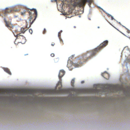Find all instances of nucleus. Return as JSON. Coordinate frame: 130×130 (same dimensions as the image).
<instances>
[{
	"mask_svg": "<svg viewBox=\"0 0 130 130\" xmlns=\"http://www.w3.org/2000/svg\"><path fill=\"white\" fill-rule=\"evenodd\" d=\"M108 43L107 40L105 41L96 48L91 51H87L86 53L83 54L77 59V66H80L83 62H86L89 59L91 58L98 52L106 46Z\"/></svg>",
	"mask_w": 130,
	"mask_h": 130,
	"instance_id": "obj_2",
	"label": "nucleus"
},
{
	"mask_svg": "<svg viewBox=\"0 0 130 130\" xmlns=\"http://www.w3.org/2000/svg\"><path fill=\"white\" fill-rule=\"evenodd\" d=\"M59 39H60V43H62V44H63V40L60 38Z\"/></svg>",
	"mask_w": 130,
	"mask_h": 130,
	"instance_id": "obj_21",
	"label": "nucleus"
},
{
	"mask_svg": "<svg viewBox=\"0 0 130 130\" xmlns=\"http://www.w3.org/2000/svg\"><path fill=\"white\" fill-rule=\"evenodd\" d=\"M75 78H73V79H72V80L71 81V85L73 87L74 86V83L75 82Z\"/></svg>",
	"mask_w": 130,
	"mask_h": 130,
	"instance_id": "obj_17",
	"label": "nucleus"
},
{
	"mask_svg": "<svg viewBox=\"0 0 130 130\" xmlns=\"http://www.w3.org/2000/svg\"><path fill=\"white\" fill-rule=\"evenodd\" d=\"M4 22L5 23L6 26L8 28H12L14 26L13 25L11 24V23H10L9 22H8L7 21L5 18H4Z\"/></svg>",
	"mask_w": 130,
	"mask_h": 130,
	"instance_id": "obj_10",
	"label": "nucleus"
},
{
	"mask_svg": "<svg viewBox=\"0 0 130 130\" xmlns=\"http://www.w3.org/2000/svg\"><path fill=\"white\" fill-rule=\"evenodd\" d=\"M20 28H16L14 30H13L16 33H17V34L16 35H18V34L20 33V35L21 34V33L20 32Z\"/></svg>",
	"mask_w": 130,
	"mask_h": 130,
	"instance_id": "obj_14",
	"label": "nucleus"
},
{
	"mask_svg": "<svg viewBox=\"0 0 130 130\" xmlns=\"http://www.w3.org/2000/svg\"><path fill=\"white\" fill-rule=\"evenodd\" d=\"M102 76L105 78L108 79L109 78V75L107 73H104L102 74Z\"/></svg>",
	"mask_w": 130,
	"mask_h": 130,
	"instance_id": "obj_12",
	"label": "nucleus"
},
{
	"mask_svg": "<svg viewBox=\"0 0 130 130\" xmlns=\"http://www.w3.org/2000/svg\"><path fill=\"white\" fill-rule=\"evenodd\" d=\"M55 43H52L51 44V45H52V46H54V45H55Z\"/></svg>",
	"mask_w": 130,
	"mask_h": 130,
	"instance_id": "obj_26",
	"label": "nucleus"
},
{
	"mask_svg": "<svg viewBox=\"0 0 130 130\" xmlns=\"http://www.w3.org/2000/svg\"><path fill=\"white\" fill-rule=\"evenodd\" d=\"M106 88L111 92H115L118 91H121L122 90L123 88L116 85H112L110 84L107 85Z\"/></svg>",
	"mask_w": 130,
	"mask_h": 130,
	"instance_id": "obj_3",
	"label": "nucleus"
},
{
	"mask_svg": "<svg viewBox=\"0 0 130 130\" xmlns=\"http://www.w3.org/2000/svg\"><path fill=\"white\" fill-rule=\"evenodd\" d=\"M13 10V7L7 8L3 10L1 13L4 14L5 16L7 15L8 13H11Z\"/></svg>",
	"mask_w": 130,
	"mask_h": 130,
	"instance_id": "obj_7",
	"label": "nucleus"
},
{
	"mask_svg": "<svg viewBox=\"0 0 130 130\" xmlns=\"http://www.w3.org/2000/svg\"><path fill=\"white\" fill-rule=\"evenodd\" d=\"M77 61L76 63H73L72 61L70 60H69L68 61L67 66L68 68H70L72 67V66H74L75 67H78L79 66H77Z\"/></svg>",
	"mask_w": 130,
	"mask_h": 130,
	"instance_id": "obj_9",
	"label": "nucleus"
},
{
	"mask_svg": "<svg viewBox=\"0 0 130 130\" xmlns=\"http://www.w3.org/2000/svg\"><path fill=\"white\" fill-rule=\"evenodd\" d=\"M28 54H25V55H28Z\"/></svg>",
	"mask_w": 130,
	"mask_h": 130,
	"instance_id": "obj_32",
	"label": "nucleus"
},
{
	"mask_svg": "<svg viewBox=\"0 0 130 130\" xmlns=\"http://www.w3.org/2000/svg\"><path fill=\"white\" fill-rule=\"evenodd\" d=\"M20 29V32L21 33L23 34L24 33L25 31V29L24 28H22L21 29Z\"/></svg>",
	"mask_w": 130,
	"mask_h": 130,
	"instance_id": "obj_16",
	"label": "nucleus"
},
{
	"mask_svg": "<svg viewBox=\"0 0 130 130\" xmlns=\"http://www.w3.org/2000/svg\"><path fill=\"white\" fill-rule=\"evenodd\" d=\"M0 16H2V17H3V16L2 15H1V14H0Z\"/></svg>",
	"mask_w": 130,
	"mask_h": 130,
	"instance_id": "obj_30",
	"label": "nucleus"
},
{
	"mask_svg": "<svg viewBox=\"0 0 130 130\" xmlns=\"http://www.w3.org/2000/svg\"><path fill=\"white\" fill-rule=\"evenodd\" d=\"M85 90L86 92L88 93H98L100 92V90L97 88L87 89Z\"/></svg>",
	"mask_w": 130,
	"mask_h": 130,
	"instance_id": "obj_8",
	"label": "nucleus"
},
{
	"mask_svg": "<svg viewBox=\"0 0 130 130\" xmlns=\"http://www.w3.org/2000/svg\"><path fill=\"white\" fill-rule=\"evenodd\" d=\"M62 32V31L61 30L59 32H58V36L59 38H60V37L61 36V33Z\"/></svg>",
	"mask_w": 130,
	"mask_h": 130,
	"instance_id": "obj_19",
	"label": "nucleus"
},
{
	"mask_svg": "<svg viewBox=\"0 0 130 130\" xmlns=\"http://www.w3.org/2000/svg\"><path fill=\"white\" fill-rule=\"evenodd\" d=\"M56 60H58V58H56Z\"/></svg>",
	"mask_w": 130,
	"mask_h": 130,
	"instance_id": "obj_29",
	"label": "nucleus"
},
{
	"mask_svg": "<svg viewBox=\"0 0 130 130\" xmlns=\"http://www.w3.org/2000/svg\"><path fill=\"white\" fill-rule=\"evenodd\" d=\"M84 81H82L81 82L82 83H84Z\"/></svg>",
	"mask_w": 130,
	"mask_h": 130,
	"instance_id": "obj_28",
	"label": "nucleus"
},
{
	"mask_svg": "<svg viewBox=\"0 0 130 130\" xmlns=\"http://www.w3.org/2000/svg\"><path fill=\"white\" fill-rule=\"evenodd\" d=\"M29 32L31 34H32V30L31 29H29Z\"/></svg>",
	"mask_w": 130,
	"mask_h": 130,
	"instance_id": "obj_22",
	"label": "nucleus"
},
{
	"mask_svg": "<svg viewBox=\"0 0 130 130\" xmlns=\"http://www.w3.org/2000/svg\"><path fill=\"white\" fill-rule=\"evenodd\" d=\"M51 56L52 57H54V56L55 55L54 53H52L51 54Z\"/></svg>",
	"mask_w": 130,
	"mask_h": 130,
	"instance_id": "obj_24",
	"label": "nucleus"
},
{
	"mask_svg": "<svg viewBox=\"0 0 130 130\" xmlns=\"http://www.w3.org/2000/svg\"><path fill=\"white\" fill-rule=\"evenodd\" d=\"M65 73V71L63 70H60L59 71L58 77L59 79L61 78L64 75Z\"/></svg>",
	"mask_w": 130,
	"mask_h": 130,
	"instance_id": "obj_11",
	"label": "nucleus"
},
{
	"mask_svg": "<svg viewBox=\"0 0 130 130\" xmlns=\"http://www.w3.org/2000/svg\"><path fill=\"white\" fill-rule=\"evenodd\" d=\"M74 28H76V27L75 26H74Z\"/></svg>",
	"mask_w": 130,
	"mask_h": 130,
	"instance_id": "obj_31",
	"label": "nucleus"
},
{
	"mask_svg": "<svg viewBox=\"0 0 130 130\" xmlns=\"http://www.w3.org/2000/svg\"><path fill=\"white\" fill-rule=\"evenodd\" d=\"M75 1H77V0H74Z\"/></svg>",
	"mask_w": 130,
	"mask_h": 130,
	"instance_id": "obj_33",
	"label": "nucleus"
},
{
	"mask_svg": "<svg viewBox=\"0 0 130 130\" xmlns=\"http://www.w3.org/2000/svg\"><path fill=\"white\" fill-rule=\"evenodd\" d=\"M98 28H99V27H98Z\"/></svg>",
	"mask_w": 130,
	"mask_h": 130,
	"instance_id": "obj_34",
	"label": "nucleus"
},
{
	"mask_svg": "<svg viewBox=\"0 0 130 130\" xmlns=\"http://www.w3.org/2000/svg\"><path fill=\"white\" fill-rule=\"evenodd\" d=\"M30 9H26L23 12H21V14L22 15H24L25 14L26 12H28V13L29 11H30Z\"/></svg>",
	"mask_w": 130,
	"mask_h": 130,
	"instance_id": "obj_13",
	"label": "nucleus"
},
{
	"mask_svg": "<svg viewBox=\"0 0 130 130\" xmlns=\"http://www.w3.org/2000/svg\"><path fill=\"white\" fill-rule=\"evenodd\" d=\"M19 10H18V9H14V8H13V11H14L15 12H18L19 11Z\"/></svg>",
	"mask_w": 130,
	"mask_h": 130,
	"instance_id": "obj_20",
	"label": "nucleus"
},
{
	"mask_svg": "<svg viewBox=\"0 0 130 130\" xmlns=\"http://www.w3.org/2000/svg\"><path fill=\"white\" fill-rule=\"evenodd\" d=\"M4 70L5 72L8 73L10 75L11 74V73L9 69L8 68H4Z\"/></svg>",
	"mask_w": 130,
	"mask_h": 130,
	"instance_id": "obj_15",
	"label": "nucleus"
},
{
	"mask_svg": "<svg viewBox=\"0 0 130 130\" xmlns=\"http://www.w3.org/2000/svg\"><path fill=\"white\" fill-rule=\"evenodd\" d=\"M74 57V55H72L71 56V57H70V58L72 59V58H73Z\"/></svg>",
	"mask_w": 130,
	"mask_h": 130,
	"instance_id": "obj_25",
	"label": "nucleus"
},
{
	"mask_svg": "<svg viewBox=\"0 0 130 130\" xmlns=\"http://www.w3.org/2000/svg\"><path fill=\"white\" fill-rule=\"evenodd\" d=\"M101 9L104 11V12L107 14V16H108V17H111V15L110 14H108V13H107V12H105L104 11V10L103 9Z\"/></svg>",
	"mask_w": 130,
	"mask_h": 130,
	"instance_id": "obj_18",
	"label": "nucleus"
},
{
	"mask_svg": "<svg viewBox=\"0 0 130 130\" xmlns=\"http://www.w3.org/2000/svg\"><path fill=\"white\" fill-rule=\"evenodd\" d=\"M46 32V30L45 28H44L43 31V34H45Z\"/></svg>",
	"mask_w": 130,
	"mask_h": 130,
	"instance_id": "obj_23",
	"label": "nucleus"
},
{
	"mask_svg": "<svg viewBox=\"0 0 130 130\" xmlns=\"http://www.w3.org/2000/svg\"><path fill=\"white\" fill-rule=\"evenodd\" d=\"M87 2L90 3L91 0H80V2H75L74 4V5L79 7H84Z\"/></svg>",
	"mask_w": 130,
	"mask_h": 130,
	"instance_id": "obj_5",
	"label": "nucleus"
},
{
	"mask_svg": "<svg viewBox=\"0 0 130 130\" xmlns=\"http://www.w3.org/2000/svg\"><path fill=\"white\" fill-rule=\"evenodd\" d=\"M59 84L61 85V87H59L58 90L56 89H21L18 90L16 89H7L3 91L4 92L12 93H13L20 94L21 93L23 94H32L36 92H39L42 94H59L61 93H66L68 91V90L66 89H62L61 88L62 87V82L61 81L58 82L57 84V86Z\"/></svg>",
	"mask_w": 130,
	"mask_h": 130,
	"instance_id": "obj_1",
	"label": "nucleus"
},
{
	"mask_svg": "<svg viewBox=\"0 0 130 130\" xmlns=\"http://www.w3.org/2000/svg\"><path fill=\"white\" fill-rule=\"evenodd\" d=\"M111 20H112L114 19L113 16H112V15L111 16Z\"/></svg>",
	"mask_w": 130,
	"mask_h": 130,
	"instance_id": "obj_27",
	"label": "nucleus"
},
{
	"mask_svg": "<svg viewBox=\"0 0 130 130\" xmlns=\"http://www.w3.org/2000/svg\"><path fill=\"white\" fill-rule=\"evenodd\" d=\"M20 34V33H19L18 35H15L14 34V35L17 37V39L19 40V42L22 44H24L26 42L25 38L22 35Z\"/></svg>",
	"mask_w": 130,
	"mask_h": 130,
	"instance_id": "obj_6",
	"label": "nucleus"
},
{
	"mask_svg": "<svg viewBox=\"0 0 130 130\" xmlns=\"http://www.w3.org/2000/svg\"><path fill=\"white\" fill-rule=\"evenodd\" d=\"M30 11H29L28 13L29 14V20L30 22L31 21L32 19V11L34 12V13H33V14H34L35 15V18H34V19L32 20V22H30V24L31 25L34 22V21L36 19L37 15V11L36 9L33 8L32 9H30Z\"/></svg>",
	"mask_w": 130,
	"mask_h": 130,
	"instance_id": "obj_4",
	"label": "nucleus"
}]
</instances>
